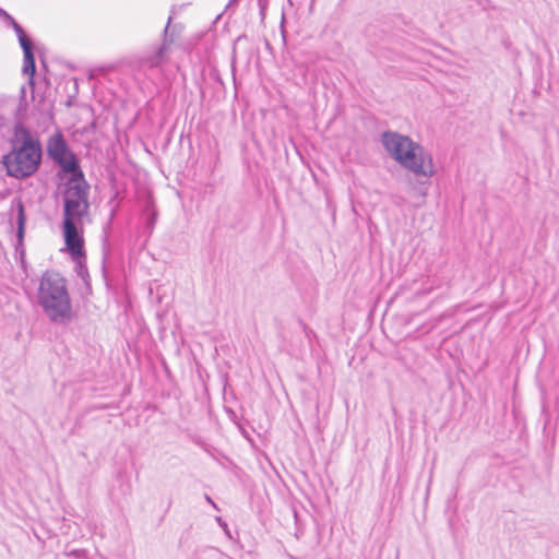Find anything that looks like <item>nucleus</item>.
<instances>
[{
	"mask_svg": "<svg viewBox=\"0 0 559 559\" xmlns=\"http://www.w3.org/2000/svg\"><path fill=\"white\" fill-rule=\"evenodd\" d=\"M62 185V222L61 231L69 254H82L84 245L83 218L90 211L91 186L84 171L68 175Z\"/></svg>",
	"mask_w": 559,
	"mask_h": 559,
	"instance_id": "nucleus-1",
	"label": "nucleus"
},
{
	"mask_svg": "<svg viewBox=\"0 0 559 559\" xmlns=\"http://www.w3.org/2000/svg\"><path fill=\"white\" fill-rule=\"evenodd\" d=\"M10 151L2 156L7 176L23 180L34 176L43 163V145L36 133L16 121L9 139Z\"/></svg>",
	"mask_w": 559,
	"mask_h": 559,
	"instance_id": "nucleus-2",
	"label": "nucleus"
},
{
	"mask_svg": "<svg viewBox=\"0 0 559 559\" xmlns=\"http://www.w3.org/2000/svg\"><path fill=\"white\" fill-rule=\"evenodd\" d=\"M37 304L53 324L67 325L73 320L72 301L67 280L56 270H46L39 280Z\"/></svg>",
	"mask_w": 559,
	"mask_h": 559,
	"instance_id": "nucleus-3",
	"label": "nucleus"
},
{
	"mask_svg": "<svg viewBox=\"0 0 559 559\" xmlns=\"http://www.w3.org/2000/svg\"><path fill=\"white\" fill-rule=\"evenodd\" d=\"M175 7L170 11L166 26L162 32L160 43L147 47L135 60V68L146 76L159 70L169 59L170 46L180 36L183 26L180 23L173 24Z\"/></svg>",
	"mask_w": 559,
	"mask_h": 559,
	"instance_id": "nucleus-4",
	"label": "nucleus"
},
{
	"mask_svg": "<svg viewBox=\"0 0 559 559\" xmlns=\"http://www.w3.org/2000/svg\"><path fill=\"white\" fill-rule=\"evenodd\" d=\"M46 155L57 167V178L63 180L68 175L83 171L81 160L73 152L64 134L57 129L46 142Z\"/></svg>",
	"mask_w": 559,
	"mask_h": 559,
	"instance_id": "nucleus-5",
	"label": "nucleus"
},
{
	"mask_svg": "<svg viewBox=\"0 0 559 559\" xmlns=\"http://www.w3.org/2000/svg\"><path fill=\"white\" fill-rule=\"evenodd\" d=\"M397 164L417 177L429 179L436 175L432 155L414 140L409 141Z\"/></svg>",
	"mask_w": 559,
	"mask_h": 559,
	"instance_id": "nucleus-6",
	"label": "nucleus"
},
{
	"mask_svg": "<svg viewBox=\"0 0 559 559\" xmlns=\"http://www.w3.org/2000/svg\"><path fill=\"white\" fill-rule=\"evenodd\" d=\"M413 139L408 135L402 134L396 131L386 130L381 133V144L390 155V157L397 163L405 147Z\"/></svg>",
	"mask_w": 559,
	"mask_h": 559,
	"instance_id": "nucleus-7",
	"label": "nucleus"
},
{
	"mask_svg": "<svg viewBox=\"0 0 559 559\" xmlns=\"http://www.w3.org/2000/svg\"><path fill=\"white\" fill-rule=\"evenodd\" d=\"M115 216H116V209H112L110 212L109 219L103 228L104 238L102 241V255H103L102 257V274H103V277H104L107 286L109 285L107 263H108V261L111 257L112 250H114L112 245L109 241V230L111 229Z\"/></svg>",
	"mask_w": 559,
	"mask_h": 559,
	"instance_id": "nucleus-8",
	"label": "nucleus"
},
{
	"mask_svg": "<svg viewBox=\"0 0 559 559\" xmlns=\"http://www.w3.org/2000/svg\"><path fill=\"white\" fill-rule=\"evenodd\" d=\"M14 214L11 215L9 222L15 226V237H25L27 215L25 204L21 198H14L11 203Z\"/></svg>",
	"mask_w": 559,
	"mask_h": 559,
	"instance_id": "nucleus-9",
	"label": "nucleus"
},
{
	"mask_svg": "<svg viewBox=\"0 0 559 559\" xmlns=\"http://www.w3.org/2000/svg\"><path fill=\"white\" fill-rule=\"evenodd\" d=\"M23 74L28 76V85L31 86L32 91H34L35 86V75H36V59H35V51L23 53V67H22Z\"/></svg>",
	"mask_w": 559,
	"mask_h": 559,
	"instance_id": "nucleus-10",
	"label": "nucleus"
},
{
	"mask_svg": "<svg viewBox=\"0 0 559 559\" xmlns=\"http://www.w3.org/2000/svg\"><path fill=\"white\" fill-rule=\"evenodd\" d=\"M157 215L158 213L155 207L154 200L152 198H147L143 207V216L145 219V227L148 229L150 234L153 231L157 222Z\"/></svg>",
	"mask_w": 559,
	"mask_h": 559,
	"instance_id": "nucleus-11",
	"label": "nucleus"
},
{
	"mask_svg": "<svg viewBox=\"0 0 559 559\" xmlns=\"http://www.w3.org/2000/svg\"><path fill=\"white\" fill-rule=\"evenodd\" d=\"M71 257V259L75 262V270H76V274L79 277H81L84 283L86 284V286L90 288L91 285H90V274H88V270H87V266H86V263H85V259H86V251H85V248L83 247V251H82V254H69Z\"/></svg>",
	"mask_w": 559,
	"mask_h": 559,
	"instance_id": "nucleus-12",
	"label": "nucleus"
},
{
	"mask_svg": "<svg viewBox=\"0 0 559 559\" xmlns=\"http://www.w3.org/2000/svg\"><path fill=\"white\" fill-rule=\"evenodd\" d=\"M16 241L14 245V254L16 260H23L26 258V249H25V237H15Z\"/></svg>",
	"mask_w": 559,
	"mask_h": 559,
	"instance_id": "nucleus-13",
	"label": "nucleus"
},
{
	"mask_svg": "<svg viewBox=\"0 0 559 559\" xmlns=\"http://www.w3.org/2000/svg\"><path fill=\"white\" fill-rule=\"evenodd\" d=\"M23 53L35 51L34 44L28 35L17 38Z\"/></svg>",
	"mask_w": 559,
	"mask_h": 559,
	"instance_id": "nucleus-14",
	"label": "nucleus"
},
{
	"mask_svg": "<svg viewBox=\"0 0 559 559\" xmlns=\"http://www.w3.org/2000/svg\"><path fill=\"white\" fill-rule=\"evenodd\" d=\"M67 556L73 557L74 559H88V551L85 549H73L67 552Z\"/></svg>",
	"mask_w": 559,
	"mask_h": 559,
	"instance_id": "nucleus-15",
	"label": "nucleus"
},
{
	"mask_svg": "<svg viewBox=\"0 0 559 559\" xmlns=\"http://www.w3.org/2000/svg\"><path fill=\"white\" fill-rule=\"evenodd\" d=\"M19 98H20L19 110H25L27 107V102H26V87L24 85L20 90Z\"/></svg>",
	"mask_w": 559,
	"mask_h": 559,
	"instance_id": "nucleus-16",
	"label": "nucleus"
},
{
	"mask_svg": "<svg viewBox=\"0 0 559 559\" xmlns=\"http://www.w3.org/2000/svg\"><path fill=\"white\" fill-rule=\"evenodd\" d=\"M427 183H428V179L427 178H426V180H420V179L417 180V185H416L415 189L423 197L427 195V187H426Z\"/></svg>",
	"mask_w": 559,
	"mask_h": 559,
	"instance_id": "nucleus-17",
	"label": "nucleus"
},
{
	"mask_svg": "<svg viewBox=\"0 0 559 559\" xmlns=\"http://www.w3.org/2000/svg\"><path fill=\"white\" fill-rule=\"evenodd\" d=\"M13 31L15 32L16 34V37L20 38V37H23L25 35H27V33L25 32V29L19 24V23H14L13 25Z\"/></svg>",
	"mask_w": 559,
	"mask_h": 559,
	"instance_id": "nucleus-18",
	"label": "nucleus"
},
{
	"mask_svg": "<svg viewBox=\"0 0 559 559\" xmlns=\"http://www.w3.org/2000/svg\"><path fill=\"white\" fill-rule=\"evenodd\" d=\"M259 9H260V15L262 20L265 17V12L267 8V0H258Z\"/></svg>",
	"mask_w": 559,
	"mask_h": 559,
	"instance_id": "nucleus-19",
	"label": "nucleus"
},
{
	"mask_svg": "<svg viewBox=\"0 0 559 559\" xmlns=\"http://www.w3.org/2000/svg\"><path fill=\"white\" fill-rule=\"evenodd\" d=\"M210 76H211V79H213L214 81H216L223 85V80H222L219 71L217 69H215V68L211 69Z\"/></svg>",
	"mask_w": 559,
	"mask_h": 559,
	"instance_id": "nucleus-20",
	"label": "nucleus"
},
{
	"mask_svg": "<svg viewBox=\"0 0 559 559\" xmlns=\"http://www.w3.org/2000/svg\"><path fill=\"white\" fill-rule=\"evenodd\" d=\"M216 522L218 523V525L226 532V534L230 537L229 535V532H228V525L227 523L221 518V516H217L216 518Z\"/></svg>",
	"mask_w": 559,
	"mask_h": 559,
	"instance_id": "nucleus-21",
	"label": "nucleus"
},
{
	"mask_svg": "<svg viewBox=\"0 0 559 559\" xmlns=\"http://www.w3.org/2000/svg\"><path fill=\"white\" fill-rule=\"evenodd\" d=\"M225 411L228 415V417L233 420V421H236V418H237V415L235 413V411H233L231 408L229 407H225Z\"/></svg>",
	"mask_w": 559,
	"mask_h": 559,
	"instance_id": "nucleus-22",
	"label": "nucleus"
},
{
	"mask_svg": "<svg viewBox=\"0 0 559 559\" xmlns=\"http://www.w3.org/2000/svg\"><path fill=\"white\" fill-rule=\"evenodd\" d=\"M204 499L207 503H210L215 510H218L217 504L214 502V500L207 495H204Z\"/></svg>",
	"mask_w": 559,
	"mask_h": 559,
	"instance_id": "nucleus-23",
	"label": "nucleus"
},
{
	"mask_svg": "<svg viewBox=\"0 0 559 559\" xmlns=\"http://www.w3.org/2000/svg\"><path fill=\"white\" fill-rule=\"evenodd\" d=\"M17 261H19V263H20L21 269L26 273V271H27V262H26V258H25V259H23V260H17Z\"/></svg>",
	"mask_w": 559,
	"mask_h": 559,
	"instance_id": "nucleus-24",
	"label": "nucleus"
},
{
	"mask_svg": "<svg viewBox=\"0 0 559 559\" xmlns=\"http://www.w3.org/2000/svg\"><path fill=\"white\" fill-rule=\"evenodd\" d=\"M8 25L13 27L14 23H17L14 17H11L8 22Z\"/></svg>",
	"mask_w": 559,
	"mask_h": 559,
	"instance_id": "nucleus-25",
	"label": "nucleus"
},
{
	"mask_svg": "<svg viewBox=\"0 0 559 559\" xmlns=\"http://www.w3.org/2000/svg\"><path fill=\"white\" fill-rule=\"evenodd\" d=\"M11 17L13 16L10 15L8 12H5L4 16H1V19H3L5 22H8Z\"/></svg>",
	"mask_w": 559,
	"mask_h": 559,
	"instance_id": "nucleus-26",
	"label": "nucleus"
},
{
	"mask_svg": "<svg viewBox=\"0 0 559 559\" xmlns=\"http://www.w3.org/2000/svg\"><path fill=\"white\" fill-rule=\"evenodd\" d=\"M171 504H173V499L170 498V499L168 500L167 508H166V511H165V512H168V510L170 509Z\"/></svg>",
	"mask_w": 559,
	"mask_h": 559,
	"instance_id": "nucleus-27",
	"label": "nucleus"
},
{
	"mask_svg": "<svg viewBox=\"0 0 559 559\" xmlns=\"http://www.w3.org/2000/svg\"><path fill=\"white\" fill-rule=\"evenodd\" d=\"M5 12H7V11L0 7V17H1V16H4Z\"/></svg>",
	"mask_w": 559,
	"mask_h": 559,
	"instance_id": "nucleus-28",
	"label": "nucleus"
},
{
	"mask_svg": "<svg viewBox=\"0 0 559 559\" xmlns=\"http://www.w3.org/2000/svg\"><path fill=\"white\" fill-rule=\"evenodd\" d=\"M301 534H302V532L299 528H297L296 537L299 538Z\"/></svg>",
	"mask_w": 559,
	"mask_h": 559,
	"instance_id": "nucleus-29",
	"label": "nucleus"
},
{
	"mask_svg": "<svg viewBox=\"0 0 559 559\" xmlns=\"http://www.w3.org/2000/svg\"><path fill=\"white\" fill-rule=\"evenodd\" d=\"M237 1L238 0H229L228 7L234 5L235 3H237Z\"/></svg>",
	"mask_w": 559,
	"mask_h": 559,
	"instance_id": "nucleus-30",
	"label": "nucleus"
},
{
	"mask_svg": "<svg viewBox=\"0 0 559 559\" xmlns=\"http://www.w3.org/2000/svg\"><path fill=\"white\" fill-rule=\"evenodd\" d=\"M41 63H43V66H44L45 68L47 67V64H46V61H45V60H41Z\"/></svg>",
	"mask_w": 559,
	"mask_h": 559,
	"instance_id": "nucleus-31",
	"label": "nucleus"
},
{
	"mask_svg": "<svg viewBox=\"0 0 559 559\" xmlns=\"http://www.w3.org/2000/svg\"><path fill=\"white\" fill-rule=\"evenodd\" d=\"M241 38H242L241 36H238V38L236 39L235 44H236L237 41H239Z\"/></svg>",
	"mask_w": 559,
	"mask_h": 559,
	"instance_id": "nucleus-32",
	"label": "nucleus"
},
{
	"mask_svg": "<svg viewBox=\"0 0 559 559\" xmlns=\"http://www.w3.org/2000/svg\"><path fill=\"white\" fill-rule=\"evenodd\" d=\"M233 52H234V55L236 53V47H235V46H234V48H233Z\"/></svg>",
	"mask_w": 559,
	"mask_h": 559,
	"instance_id": "nucleus-33",
	"label": "nucleus"
}]
</instances>
